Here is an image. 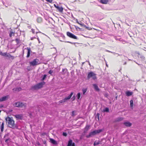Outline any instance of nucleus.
Instances as JSON below:
<instances>
[{"label":"nucleus","mask_w":146,"mask_h":146,"mask_svg":"<svg viewBox=\"0 0 146 146\" xmlns=\"http://www.w3.org/2000/svg\"><path fill=\"white\" fill-rule=\"evenodd\" d=\"M14 106L16 107L23 108L25 107L26 106V103H23L19 102H15L14 104Z\"/></svg>","instance_id":"obj_4"},{"label":"nucleus","mask_w":146,"mask_h":146,"mask_svg":"<svg viewBox=\"0 0 146 146\" xmlns=\"http://www.w3.org/2000/svg\"><path fill=\"white\" fill-rule=\"evenodd\" d=\"M46 1H47L48 2H49L50 3H52V0H46Z\"/></svg>","instance_id":"obj_34"},{"label":"nucleus","mask_w":146,"mask_h":146,"mask_svg":"<svg viewBox=\"0 0 146 146\" xmlns=\"http://www.w3.org/2000/svg\"><path fill=\"white\" fill-rule=\"evenodd\" d=\"M122 119V118H120V119L119 120V121L121 120Z\"/></svg>","instance_id":"obj_46"},{"label":"nucleus","mask_w":146,"mask_h":146,"mask_svg":"<svg viewBox=\"0 0 146 146\" xmlns=\"http://www.w3.org/2000/svg\"><path fill=\"white\" fill-rule=\"evenodd\" d=\"M94 29L95 30H97L96 29Z\"/></svg>","instance_id":"obj_50"},{"label":"nucleus","mask_w":146,"mask_h":146,"mask_svg":"<svg viewBox=\"0 0 146 146\" xmlns=\"http://www.w3.org/2000/svg\"><path fill=\"white\" fill-rule=\"evenodd\" d=\"M106 51H107V52H111V53H114V54H115V53H114V52H111V51H109V50H106Z\"/></svg>","instance_id":"obj_36"},{"label":"nucleus","mask_w":146,"mask_h":146,"mask_svg":"<svg viewBox=\"0 0 146 146\" xmlns=\"http://www.w3.org/2000/svg\"><path fill=\"white\" fill-rule=\"evenodd\" d=\"M102 131L101 129L97 130L94 131H92L91 132L89 133V135H87L86 137L87 138H89L94 136L98 133H100Z\"/></svg>","instance_id":"obj_3"},{"label":"nucleus","mask_w":146,"mask_h":146,"mask_svg":"<svg viewBox=\"0 0 146 146\" xmlns=\"http://www.w3.org/2000/svg\"><path fill=\"white\" fill-rule=\"evenodd\" d=\"M100 143V142L99 141H95L94 143V145L96 146L97 145Z\"/></svg>","instance_id":"obj_24"},{"label":"nucleus","mask_w":146,"mask_h":146,"mask_svg":"<svg viewBox=\"0 0 146 146\" xmlns=\"http://www.w3.org/2000/svg\"><path fill=\"white\" fill-rule=\"evenodd\" d=\"M66 70L65 69H63L62 70V72H64V71H65Z\"/></svg>","instance_id":"obj_41"},{"label":"nucleus","mask_w":146,"mask_h":146,"mask_svg":"<svg viewBox=\"0 0 146 146\" xmlns=\"http://www.w3.org/2000/svg\"><path fill=\"white\" fill-rule=\"evenodd\" d=\"M14 33L13 32H11L10 33L9 36L10 37H11L12 35L14 36Z\"/></svg>","instance_id":"obj_32"},{"label":"nucleus","mask_w":146,"mask_h":146,"mask_svg":"<svg viewBox=\"0 0 146 146\" xmlns=\"http://www.w3.org/2000/svg\"><path fill=\"white\" fill-rule=\"evenodd\" d=\"M21 90V88L20 87L15 88H13V90L14 91H17V92L20 91Z\"/></svg>","instance_id":"obj_19"},{"label":"nucleus","mask_w":146,"mask_h":146,"mask_svg":"<svg viewBox=\"0 0 146 146\" xmlns=\"http://www.w3.org/2000/svg\"><path fill=\"white\" fill-rule=\"evenodd\" d=\"M53 72V71L52 70H50L48 72V73L50 74L51 75H52V74Z\"/></svg>","instance_id":"obj_33"},{"label":"nucleus","mask_w":146,"mask_h":146,"mask_svg":"<svg viewBox=\"0 0 146 146\" xmlns=\"http://www.w3.org/2000/svg\"><path fill=\"white\" fill-rule=\"evenodd\" d=\"M7 57H8L9 58H10L11 59H13L14 58V57L13 56H12L11 54H8L7 55Z\"/></svg>","instance_id":"obj_18"},{"label":"nucleus","mask_w":146,"mask_h":146,"mask_svg":"<svg viewBox=\"0 0 146 146\" xmlns=\"http://www.w3.org/2000/svg\"><path fill=\"white\" fill-rule=\"evenodd\" d=\"M69 42L70 43L72 44H75V43H72V42Z\"/></svg>","instance_id":"obj_40"},{"label":"nucleus","mask_w":146,"mask_h":146,"mask_svg":"<svg viewBox=\"0 0 146 146\" xmlns=\"http://www.w3.org/2000/svg\"><path fill=\"white\" fill-rule=\"evenodd\" d=\"M136 64H137L138 65H139V64H138L137 63V62H136Z\"/></svg>","instance_id":"obj_54"},{"label":"nucleus","mask_w":146,"mask_h":146,"mask_svg":"<svg viewBox=\"0 0 146 146\" xmlns=\"http://www.w3.org/2000/svg\"><path fill=\"white\" fill-rule=\"evenodd\" d=\"M125 94L127 96H131L133 94V92H132L127 91L126 92Z\"/></svg>","instance_id":"obj_14"},{"label":"nucleus","mask_w":146,"mask_h":146,"mask_svg":"<svg viewBox=\"0 0 146 146\" xmlns=\"http://www.w3.org/2000/svg\"><path fill=\"white\" fill-rule=\"evenodd\" d=\"M87 90V88H83L82 90L83 94H84L86 92Z\"/></svg>","instance_id":"obj_25"},{"label":"nucleus","mask_w":146,"mask_h":146,"mask_svg":"<svg viewBox=\"0 0 146 146\" xmlns=\"http://www.w3.org/2000/svg\"><path fill=\"white\" fill-rule=\"evenodd\" d=\"M54 48L55 49H56V51H57V50H56V48Z\"/></svg>","instance_id":"obj_49"},{"label":"nucleus","mask_w":146,"mask_h":146,"mask_svg":"<svg viewBox=\"0 0 146 146\" xmlns=\"http://www.w3.org/2000/svg\"><path fill=\"white\" fill-rule=\"evenodd\" d=\"M6 124L10 127L13 128L16 126L15 121L12 118L7 117L6 118Z\"/></svg>","instance_id":"obj_1"},{"label":"nucleus","mask_w":146,"mask_h":146,"mask_svg":"<svg viewBox=\"0 0 146 146\" xmlns=\"http://www.w3.org/2000/svg\"><path fill=\"white\" fill-rule=\"evenodd\" d=\"M56 8L60 12H62L63 11V9L62 7H59L58 5Z\"/></svg>","instance_id":"obj_12"},{"label":"nucleus","mask_w":146,"mask_h":146,"mask_svg":"<svg viewBox=\"0 0 146 146\" xmlns=\"http://www.w3.org/2000/svg\"><path fill=\"white\" fill-rule=\"evenodd\" d=\"M89 65H90V63L89 62Z\"/></svg>","instance_id":"obj_53"},{"label":"nucleus","mask_w":146,"mask_h":146,"mask_svg":"<svg viewBox=\"0 0 146 146\" xmlns=\"http://www.w3.org/2000/svg\"><path fill=\"white\" fill-rule=\"evenodd\" d=\"M73 99L74 100V99H75V96H74L73 97Z\"/></svg>","instance_id":"obj_45"},{"label":"nucleus","mask_w":146,"mask_h":146,"mask_svg":"<svg viewBox=\"0 0 146 146\" xmlns=\"http://www.w3.org/2000/svg\"><path fill=\"white\" fill-rule=\"evenodd\" d=\"M37 21L38 23H40L41 21V19L40 17H38L37 19Z\"/></svg>","instance_id":"obj_28"},{"label":"nucleus","mask_w":146,"mask_h":146,"mask_svg":"<svg viewBox=\"0 0 146 146\" xmlns=\"http://www.w3.org/2000/svg\"><path fill=\"white\" fill-rule=\"evenodd\" d=\"M130 107L132 108L133 106V100H131L130 101Z\"/></svg>","instance_id":"obj_22"},{"label":"nucleus","mask_w":146,"mask_h":146,"mask_svg":"<svg viewBox=\"0 0 146 146\" xmlns=\"http://www.w3.org/2000/svg\"><path fill=\"white\" fill-rule=\"evenodd\" d=\"M74 111H73L72 112V113H73H73H74Z\"/></svg>","instance_id":"obj_52"},{"label":"nucleus","mask_w":146,"mask_h":146,"mask_svg":"<svg viewBox=\"0 0 146 146\" xmlns=\"http://www.w3.org/2000/svg\"><path fill=\"white\" fill-rule=\"evenodd\" d=\"M126 63H126V62H124V63L123 64H124V65H125V64H126Z\"/></svg>","instance_id":"obj_47"},{"label":"nucleus","mask_w":146,"mask_h":146,"mask_svg":"<svg viewBox=\"0 0 146 146\" xmlns=\"http://www.w3.org/2000/svg\"><path fill=\"white\" fill-rule=\"evenodd\" d=\"M106 65L107 67H108V65L107 64H106Z\"/></svg>","instance_id":"obj_51"},{"label":"nucleus","mask_w":146,"mask_h":146,"mask_svg":"<svg viewBox=\"0 0 146 146\" xmlns=\"http://www.w3.org/2000/svg\"><path fill=\"white\" fill-rule=\"evenodd\" d=\"M15 41L17 44H18L19 42L20 41L19 39L18 38H16L15 39Z\"/></svg>","instance_id":"obj_31"},{"label":"nucleus","mask_w":146,"mask_h":146,"mask_svg":"<svg viewBox=\"0 0 146 146\" xmlns=\"http://www.w3.org/2000/svg\"><path fill=\"white\" fill-rule=\"evenodd\" d=\"M35 38V37H32V38H31V40H33V39L34 38Z\"/></svg>","instance_id":"obj_44"},{"label":"nucleus","mask_w":146,"mask_h":146,"mask_svg":"<svg viewBox=\"0 0 146 146\" xmlns=\"http://www.w3.org/2000/svg\"><path fill=\"white\" fill-rule=\"evenodd\" d=\"M26 49H27L28 50L27 54L26 57L27 58H28L30 56L31 52V51L30 48L27 47V48Z\"/></svg>","instance_id":"obj_11"},{"label":"nucleus","mask_w":146,"mask_h":146,"mask_svg":"<svg viewBox=\"0 0 146 146\" xmlns=\"http://www.w3.org/2000/svg\"><path fill=\"white\" fill-rule=\"evenodd\" d=\"M89 126L88 125H87L86 126V128L88 129L89 128Z\"/></svg>","instance_id":"obj_38"},{"label":"nucleus","mask_w":146,"mask_h":146,"mask_svg":"<svg viewBox=\"0 0 146 146\" xmlns=\"http://www.w3.org/2000/svg\"><path fill=\"white\" fill-rule=\"evenodd\" d=\"M93 86L95 90L97 91H99V88L98 86L96 84H93Z\"/></svg>","instance_id":"obj_17"},{"label":"nucleus","mask_w":146,"mask_h":146,"mask_svg":"<svg viewBox=\"0 0 146 146\" xmlns=\"http://www.w3.org/2000/svg\"><path fill=\"white\" fill-rule=\"evenodd\" d=\"M80 93H78L77 94V98L78 99H79L80 98Z\"/></svg>","instance_id":"obj_29"},{"label":"nucleus","mask_w":146,"mask_h":146,"mask_svg":"<svg viewBox=\"0 0 146 146\" xmlns=\"http://www.w3.org/2000/svg\"><path fill=\"white\" fill-rule=\"evenodd\" d=\"M37 33H38V32H36V34H37Z\"/></svg>","instance_id":"obj_55"},{"label":"nucleus","mask_w":146,"mask_h":146,"mask_svg":"<svg viewBox=\"0 0 146 146\" xmlns=\"http://www.w3.org/2000/svg\"><path fill=\"white\" fill-rule=\"evenodd\" d=\"M73 94V92H71L70 93V94L68 96L65 98L64 99L59 101V103H63V102H66V100H68L70 99V98H71V97H72V96Z\"/></svg>","instance_id":"obj_7"},{"label":"nucleus","mask_w":146,"mask_h":146,"mask_svg":"<svg viewBox=\"0 0 146 146\" xmlns=\"http://www.w3.org/2000/svg\"><path fill=\"white\" fill-rule=\"evenodd\" d=\"M10 141V139L9 138H8L7 139H5V142L6 143L8 144L9 143V141Z\"/></svg>","instance_id":"obj_30"},{"label":"nucleus","mask_w":146,"mask_h":146,"mask_svg":"<svg viewBox=\"0 0 146 146\" xmlns=\"http://www.w3.org/2000/svg\"><path fill=\"white\" fill-rule=\"evenodd\" d=\"M54 6L56 8L57 6H58V5H56L55 4H54Z\"/></svg>","instance_id":"obj_39"},{"label":"nucleus","mask_w":146,"mask_h":146,"mask_svg":"<svg viewBox=\"0 0 146 146\" xmlns=\"http://www.w3.org/2000/svg\"><path fill=\"white\" fill-rule=\"evenodd\" d=\"M50 142L52 144H54V145H56L57 144V142H56V141L54 139H52L50 138Z\"/></svg>","instance_id":"obj_16"},{"label":"nucleus","mask_w":146,"mask_h":146,"mask_svg":"<svg viewBox=\"0 0 146 146\" xmlns=\"http://www.w3.org/2000/svg\"><path fill=\"white\" fill-rule=\"evenodd\" d=\"M63 135L64 136H66L67 135V133H66L65 132H63Z\"/></svg>","instance_id":"obj_35"},{"label":"nucleus","mask_w":146,"mask_h":146,"mask_svg":"<svg viewBox=\"0 0 146 146\" xmlns=\"http://www.w3.org/2000/svg\"><path fill=\"white\" fill-rule=\"evenodd\" d=\"M27 69L28 70H30V68L29 67H28L27 68Z\"/></svg>","instance_id":"obj_42"},{"label":"nucleus","mask_w":146,"mask_h":146,"mask_svg":"<svg viewBox=\"0 0 146 146\" xmlns=\"http://www.w3.org/2000/svg\"><path fill=\"white\" fill-rule=\"evenodd\" d=\"M91 78H92V79L94 80H95L97 78L96 74L92 72H91L88 73V74L87 76L88 79H89Z\"/></svg>","instance_id":"obj_5"},{"label":"nucleus","mask_w":146,"mask_h":146,"mask_svg":"<svg viewBox=\"0 0 146 146\" xmlns=\"http://www.w3.org/2000/svg\"><path fill=\"white\" fill-rule=\"evenodd\" d=\"M31 30L32 31L33 33V34H34L35 33V31H34V29H32Z\"/></svg>","instance_id":"obj_37"},{"label":"nucleus","mask_w":146,"mask_h":146,"mask_svg":"<svg viewBox=\"0 0 146 146\" xmlns=\"http://www.w3.org/2000/svg\"><path fill=\"white\" fill-rule=\"evenodd\" d=\"M124 125L127 127H130L131 125V123L128 121L125 122L124 123Z\"/></svg>","instance_id":"obj_13"},{"label":"nucleus","mask_w":146,"mask_h":146,"mask_svg":"<svg viewBox=\"0 0 146 146\" xmlns=\"http://www.w3.org/2000/svg\"><path fill=\"white\" fill-rule=\"evenodd\" d=\"M66 34L70 38L75 39H77V38L76 36L72 33H70V32H67Z\"/></svg>","instance_id":"obj_8"},{"label":"nucleus","mask_w":146,"mask_h":146,"mask_svg":"<svg viewBox=\"0 0 146 146\" xmlns=\"http://www.w3.org/2000/svg\"><path fill=\"white\" fill-rule=\"evenodd\" d=\"M104 112H108L109 111V109L108 108H106L104 110Z\"/></svg>","instance_id":"obj_27"},{"label":"nucleus","mask_w":146,"mask_h":146,"mask_svg":"<svg viewBox=\"0 0 146 146\" xmlns=\"http://www.w3.org/2000/svg\"><path fill=\"white\" fill-rule=\"evenodd\" d=\"M4 127V123H2V124L1 125V132H2L3 130Z\"/></svg>","instance_id":"obj_23"},{"label":"nucleus","mask_w":146,"mask_h":146,"mask_svg":"<svg viewBox=\"0 0 146 146\" xmlns=\"http://www.w3.org/2000/svg\"><path fill=\"white\" fill-rule=\"evenodd\" d=\"M46 77H47V75L46 74H44L43 76L42 79H41V81L44 80L45 79V78H46Z\"/></svg>","instance_id":"obj_26"},{"label":"nucleus","mask_w":146,"mask_h":146,"mask_svg":"<svg viewBox=\"0 0 146 146\" xmlns=\"http://www.w3.org/2000/svg\"><path fill=\"white\" fill-rule=\"evenodd\" d=\"M7 54H7L6 52L2 53V52H0V55L3 56H4L7 57Z\"/></svg>","instance_id":"obj_21"},{"label":"nucleus","mask_w":146,"mask_h":146,"mask_svg":"<svg viewBox=\"0 0 146 146\" xmlns=\"http://www.w3.org/2000/svg\"><path fill=\"white\" fill-rule=\"evenodd\" d=\"M15 116L16 118L19 119H21L22 117V115L21 114L16 115Z\"/></svg>","instance_id":"obj_15"},{"label":"nucleus","mask_w":146,"mask_h":146,"mask_svg":"<svg viewBox=\"0 0 146 146\" xmlns=\"http://www.w3.org/2000/svg\"><path fill=\"white\" fill-rule=\"evenodd\" d=\"M45 82L44 81L40 82L32 87L31 89L33 90H38L42 88L45 84Z\"/></svg>","instance_id":"obj_2"},{"label":"nucleus","mask_w":146,"mask_h":146,"mask_svg":"<svg viewBox=\"0 0 146 146\" xmlns=\"http://www.w3.org/2000/svg\"><path fill=\"white\" fill-rule=\"evenodd\" d=\"M38 41H39V39H38Z\"/></svg>","instance_id":"obj_56"},{"label":"nucleus","mask_w":146,"mask_h":146,"mask_svg":"<svg viewBox=\"0 0 146 146\" xmlns=\"http://www.w3.org/2000/svg\"><path fill=\"white\" fill-rule=\"evenodd\" d=\"M108 2V0H100L101 3L103 4H106Z\"/></svg>","instance_id":"obj_20"},{"label":"nucleus","mask_w":146,"mask_h":146,"mask_svg":"<svg viewBox=\"0 0 146 146\" xmlns=\"http://www.w3.org/2000/svg\"><path fill=\"white\" fill-rule=\"evenodd\" d=\"M39 60L37 58L34 59L33 61L30 62V64L31 66H33L39 64H40Z\"/></svg>","instance_id":"obj_6"},{"label":"nucleus","mask_w":146,"mask_h":146,"mask_svg":"<svg viewBox=\"0 0 146 146\" xmlns=\"http://www.w3.org/2000/svg\"><path fill=\"white\" fill-rule=\"evenodd\" d=\"M67 146H75V143L72 142L71 140H70L68 141Z\"/></svg>","instance_id":"obj_9"},{"label":"nucleus","mask_w":146,"mask_h":146,"mask_svg":"<svg viewBox=\"0 0 146 146\" xmlns=\"http://www.w3.org/2000/svg\"><path fill=\"white\" fill-rule=\"evenodd\" d=\"M77 23L78 24H80V25H82V24H81V23H79V22H78V21H77Z\"/></svg>","instance_id":"obj_43"},{"label":"nucleus","mask_w":146,"mask_h":146,"mask_svg":"<svg viewBox=\"0 0 146 146\" xmlns=\"http://www.w3.org/2000/svg\"><path fill=\"white\" fill-rule=\"evenodd\" d=\"M8 98V96H5L3 97L0 98V102H2L6 100Z\"/></svg>","instance_id":"obj_10"},{"label":"nucleus","mask_w":146,"mask_h":146,"mask_svg":"<svg viewBox=\"0 0 146 146\" xmlns=\"http://www.w3.org/2000/svg\"><path fill=\"white\" fill-rule=\"evenodd\" d=\"M28 27L29 29H30L31 28V27L30 26H29Z\"/></svg>","instance_id":"obj_48"}]
</instances>
